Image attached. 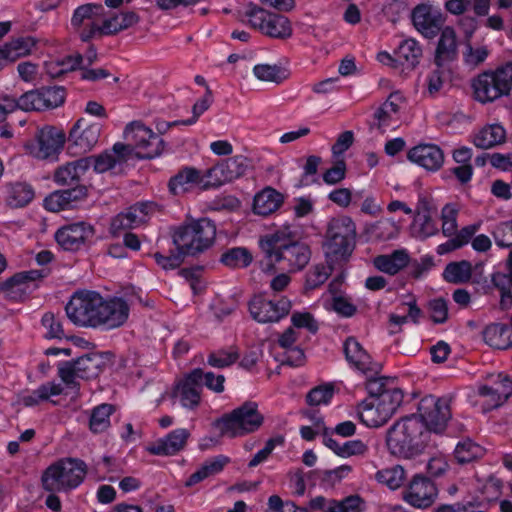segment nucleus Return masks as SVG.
Listing matches in <instances>:
<instances>
[{
	"instance_id": "17",
	"label": "nucleus",
	"mask_w": 512,
	"mask_h": 512,
	"mask_svg": "<svg viewBox=\"0 0 512 512\" xmlns=\"http://www.w3.org/2000/svg\"><path fill=\"white\" fill-rule=\"evenodd\" d=\"M48 274L49 269L47 268L16 273L0 283V291L5 293L6 297L10 299L22 300L29 292L36 288L35 281L46 277Z\"/></svg>"
},
{
	"instance_id": "55",
	"label": "nucleus",
	"mask_w": 512,
	"mask_h": 512,
	"mask_svg": "<svg viewBox=\"0 0 512 512\" xmlns=\"http://www.w3.org/2000/svg\"><path fill=\"white\" fill-rule=\"evenodd\" d=\"M367 377L366 389L370 395L369 399L381 396L390 388H395L394 381L386 377H374L376 374H365Z\"/></svg>"
},
{
	"instance_id": "41",
	"label": "nucleus",
	"mask_w": 512,
	"mask_h": 512,
	"mask_svg": "<svg viewBox=\"0 0 512 512\" xmlns=\"http://www.w3.org/2000/svg\"><path fill=\"white\" fill-rule=\"evenodd\" d=\"M472 277V265L467 260L450 262L443 271V278L452 284H463Z\"/></svg>"
},
{
	"instance_id": "19",
	"label": "nucleus",
	"mask_w": 512,
	"mask_h": 512,
	"mask_svg": "<svg viewBox=\"0 0 512 512\" xmlns=\"http://www.w3.org/2000/svg\"><path fill=\"white\" fill-rule=\"evenodd\" d=\"M437 496L435 484L428 478L416 475L403 491V499L412 507L425 509L430 507Z\"/></svg>"
},
{
	"instance_id": "54",
	"label": "nucleus",
	"mask_w": 512,
	"mask_h": 512,
	"mask_svg": "<svg viewBox=\"0 0 512 512\" xmlns=\"http://www.w3.org/2000/svg\"><path fill=\"white\" fill-rule=\"evenodd\" d=\"M413 231L417 237L425 239L436 235L438 232V226L432 219L431 215L426 216L420 214V216H415L414 218Z\"/></svg>"
},
{
	"instance_id": "58",
	"label": "nucleus",
	"mask_w": 512,
	"mask_h": 512,
	"mask_svg": "<svg viewBox=\"0 0 512 512\" xmlns=\"http://www.w3.org/2000/svg\"><path fill=\"white\" fill-rule=\"evenodd\" d=\"M458 210L452 204H446L441 212L442 232L445 236H452L457 231Z\"/></svg>"
},
{
	"instance_id": "49",
	"label": "nucleus",
	"mask_w": 512,
	"mask_h": 512,
	"mask_svg": "<svg viewBox=\"0 0 512 512\" xmlns=\"http://www.w3.org/2000/svg\"><path fill=\"white\" fill-rule=\"evenodd\" d=\"M39 90L43 110L59 107L65 101V89L63 87H42Z\"/></svg>"
},
{
	"instance_id": "13",
	"label": "nucleus",
	"mask_w": 512,
	"mask_h": 512,
	"mask_svg": "<svg viewBox=\"0 0 512 512\" xmlns=\"http://www.w3.org/2000/svg\"><path fill=\"white\" fill-rule=\"evenodd\" d=\"M251 167L250 160L243 155H235L218 162L205 173L203 189L220 187L243 177Z\"/></svg>"
},
{
	"instance_id": "7",
	"label": "nucleus",
	"mask_w": 512,
	"mask_h": 512,
	"mask_svg": "<svg viewBox=\"0 0 512 512\" xmlns=\"http://www.w3.org/2000/svg\"><path fill=\"white\" fill-rule=\"evenodd\" d=\"M103 297L94 291L76 292L65 306L69 320L81 327H101Z\"/></svg>"
},
{
	"instance_id": "3",
	"label": "nucleus",
	"mask_w": 512,
	"mask_h": 512,
	"mask_svg": "<svg viewBox=\"0 0 512 512\" xmlns=\"http://www.w3.org/2000/svg\"><path fill=\"white\" fill-rule=\"evenodd\" d=\"M356 245V225L348 216L333 218L325 234L323 250L330 266L340 265L351 256Z\"/></svg>"
},
{
	"instance_id": "1",
	"label": "nucleus",
	"mask_w": 512,
	"mask_h": 512,
	"mask_svg": "<svg viewBox=\"0 0 512 512\" xmlns=\"http://www.w3.org/2000/svg\"><path fill=\"white\" fill-rule=\"evenodd\" d=\"M263 258L260 260L262 271L268 273L275 269L294 272L303 269L309 262L311 251L302 242L295 241L289 233L277 231L260 240Z\"/></svg>"
},
{
	"instance_id": "34",
	"label": "nucleus",
	"mask_w": 512,
	"mask_h": 512,
	"mask_svg": "<svg viewBox=\"0 0 512 512\" xmlns=\"http://www.w3.org/2000/svg\"><path fill=\"white\" fill-rule=\"evenodd\" d=\"M485 342L496 349H508L512 347V324L507 326L502 323L488 325L483 331Z\"/></svg>"
},
{
	"instance_id": "46",
	"label": "nucleus",
	"mask_w": 512,
	"mask_h": 512,
	"mask_svg": "<svg viewBox=\"0 0 512 512\" xmlns=\"http://www.w3.org/2000/svg\"><path fill=\"white\" fill-rule=\"evenodd\" d=\"M376 480L394 490L399 488L405 480V470L400 465L379 470L375 474Z\"/></svg>"
},
{
	"instance_id": "9",
	"label": "nucleus",
	"mask_w": 512,
	"mask_h": 512,
	"mask_svg": "<svg viewBox=\"0 0 512 512\" xmlns=\"http://www.w3.org/2000/svg\"><path fill=\"white\" fill-rule=\"evenodd\" d=\"M245 16L248 18L250 26L265 36L280 40H286L292 36L291 22L284 15L252 6L245 12Z\"/></svg>"
},
{
	"instance_id": "18",
	"label": "nucleus",
	"mask_w": 512,
	"mask_h": 512,
	"mask_svg": "<svg viewBox=\"0 0 512 512\" xmlns=\"http://www.w3.org/2000/svg\"><path fill=\"white\" fill-rule=\"evenodd\" d=\"M94 234L95 230L92 225L86 222H76L59 228L55 233V240L64 250L77 251L91 241Z\"/></svg>"
},
{
	"instance_id": "10",
	"label": "nucleus",
	"mask_w": 512,
	"mask_h": 512,
	"mask_svg": "<svg viewBox=\"0 0 512 512\" xmlns=\"http://www.w3.org/2000/svg\"><path fill=\"white\" fill-rule=\"evenodd\" d=\"M124 138L133 144L140 159H152L162 154L165 142L141 121L129 123L124 130Z\"/></svg>"
},
{
	"instance_id": "62",
	"label": "nucleus",
	"mask_w": 512,
	"mask_h": 512,
	"mask_svg": "<svg viewBox=\"0 0 512 512\" xmlns=\"http://www.w3.org/2000/svg\"><path fill=\"white\" fill-rule=\"evenodd\" d=\"M154 259L156 263L161 266L163 269H175L179 267L185 256H188L182 249H177L176 253H172L169 256H164L159 252H156L154 255Z\"/></svg>"
},
{
	"instance_id": "12",
	"label": "nucleus",
	"mask_w": 512,
	"mask_h": 512,
	"mask_svg": "<svg viewBox=\"0 0 512 512\" xmlns=\"http://www.w3.org/2000/svg\"><path fill=\"white\" fill-rule=\"evenodd\" d=\"M105 9L101 4L88 3L77 7L71 18V26L83 42L102 36V20Z\"/></svg>"
},
{
	"instance_id": "15",
	"label": "nucleus",
	"mask_w": 512,
	"mask_h": 512,
	"mask_svg": "<svg viewBox=\"0 0 512 512\" xmlns=\"http://www.w3.org/2000/svg\"><path fill=\"white\" fill-rule=\"evenodd\" d=\"M291 307V301L286 297L273 301L257 295L249 302L251 316L260 323L278 322L289 314Z\"/></svg>"
},
{
	"instance_id": "30",
	"label": "nucleus",
	"mask_w": 512,
	"mask_h": 512,
	"mask_svg": "<svg viewBox=\"0 0 512 512\" xmlns=\"http://www.w3.org/2000/svg\"><path fill=\"white\" fill-rule=\"evenodd\" d=\"M410 262V256L405 249L393 251L391 254L378 255L373 259L374 267L386 274L396 275Z\"/></svg>"
},
{
	"instance_id": "16",
	"label": "nucleus",
	"mask_w": 512,
	"mask_h": 512,
	"mask_svg": "<svg viewBox=\"0 0 512 512\" xmlns=\"http://www.w3.org/2000/svg\"><path fill=\"white\" fill-rule=\"evenodd\" d=\"M101 127L98 123H90L80 118L69 133L68 150L71 155H81L89 152L98 142Z\"/></svg>"
},
{
	"instance_id": "36",
	"label": "nucleus",
	"mask_w": 512,
	"mask_h": 512,
	"mask_svg": "<svg viewBox=\"0 0 512 512\" xmlns=\"http://www.w3.org/2000/svg\"><path fill=\"white\" fill-rule=\"evenodd\" d=\"M205 178V175L202 176L196 168L185 167L170 179L168 185L170 191L177 195L185 192L189 184H202L203 186L206 182Z\"/></svg>"
},
{
	"instance_id": "6",
	"label": "nucleus",
	"mask_w": 512,
	"mask_h": 512,
	"mask_svg": "<svg viewBox=\"0 0 512 512\" xmlns=\"http://www.w3.org/2000/svg\"><path fill=\"white\" fill-rule=\"evenodd\" d=\"M86 474L82 460L67 458L57 461L42 474V486L46 491L59 492L77 487Z\"/></svg>"
},
{
	"instance_id": "33",
	"label": "nucleus",
	"mask_w": 512,
	"mask_h": 512,
	"mask_svg": "<svg viewBox=\"0 0 512 512\" xmlns=\"http://www.w3.org/2000/svg\"><path fill=\"white\" fill-rule=\"evenodd\" d=\"M323 435L324 444L340 457L364 456L369 450L367 443L362 440H350L342 444L339 443L329 436L327 428H324Z\"/></svg>"
},
{
	"instance_id": "4",
	"label": "nucleus",
	"mask_w": 512,
	"mask_h": 512,
	"mask_svg": "<svg viewBox=\"0 0 512 512\" xmlns=\"http://www.w3.org/2000/svg\"><path fill=\"white\" fill-rule=\"evenodd\" d=\"M263 422L264 417L258 411L257 403L247 401L217 419L213 425L219 429L221 436L235 438L257 431Z\"/></svg>"
},
{
	"instance_id": "22",
	"label": "nucleus",
	"mask_w": 512,
	"mask_h": 512,
	"mask_svg": "<svg viewBox=\"0 0 512 512\" xmlns=\"http://www.w3.org/2000/svg\"><path fill=\"white\" fill-rule=\"evenodd\" d=\"M343 351L346 360L363 374H379L381 371V364L373 362L370 355L354 337H348L345 340Z\"/></svg>"
},
{
	"instance_id": "52",
	"label": "nucleus",
	"mask_w": 512,
	"mask_h": 512,
	"mask_svg": "<svg viewBox=\"0 0 512 512\" xmlns=\"http://www.w3.org/2000/svg\"><path fill=\"white\" fill-rule=\"evenodd\" d=\"M481 453L482 448L470 439L459 442L454 450V456L461 464L473 461Z\"/></svg>"
},
{
	"instance_id": "63",
	"label": "nucleus",
	"mask_w": 512,
	"mask_h": 512,
	"mask_svg": "<svg viewBox=\"0 0 512 512\" xmlns=\"http://www.w3.org/2000/svg\"><path fill=\"white\" fill-rule=\"evenodd\" d=\"M488 56L486 47L473 48L469 43L466 45V51L463 53L464 62L470 68H475L483 63Z\"/></svg>"
},
{
	"instance_id": "31",
	"label": "nucleus",
	"mask_w": 512,
	"mask_h": 512,
	"mask_svg": "<svg viewBox=\"0 0 512 512\" xmlns=\"http://www.w3.org/2000/svg\"><path fill=\"white\" fill-rule=\"evenodd\" d=\"M284 202V196L272 187H266L254 196L253 211L262 216H267L280 208Z\"/></svg>"
},
{
	"instance_id": "44",
	"label": "nucleus",
	"mask_w": 512,
	"mask_h": 512,
	"mask_svg": "<svg viewBox=\"0 0 512 512\" xmlns=\"http://www.w3.org/2000/svg\"><path fill=\"white\" fill-rule=\"evenodd\" d=\"M114 412L111 404H101L92 410L89 427L93 433L104 432L110 426V416Z\"/></svg>"
},
{
	"instance_id": "48",
	"label": "nucleus",
	"mask_w": 512,
	"mask_h": 512,
	"mask_svg": "<svg viewBox=\"0 0 512 512\" xmlns=\"http://www.w3.org/2000/svg\"><path fill=\"white\" fill-rule=\"evenodd\" d=\"M363 500L359 495H350L341 501L329 500L324 512H361Z\"/></svg>"
},
{
	"instance_id": "29",
	"label": "nucleus",
	"mask_w": 512,
	"mask_h": 512,
	"mask_svg": "<svg viewBox=\"0 0 512 512\" xmlns=\"http://www.w3.org/2000/svg\"><path fill=\"white\" fill-rule=\"evenodd\" d=\"M457 39L456 33L451 27H445L442 32L435 51L434 62L436 66L444 65L454 61L457 58Z\"/></svg>"
},
{
	"instance_id": "42",
	"label": "nucleus",
	"mask_w": 512,
	"mask_h": 512,
	"mask_svg": "<svg viewBox=\"0 0 512 512\" xmlns=\"http://www.w3.org/2000/svg\"><path fill=\"white\" fill-rule=\"evenodd\" d=\"M253 73L255 77L261 81L282 83L288 79L290 72L288 69L279 65L258 64L254 66Z\"/></svg>"
},
{
	"instance_id": "39",
	"label": "nucleus",
	"mask_w": 512,
	"mask_h": 512,
	"mask_svg": "<svg viewBox=\"0 0 512 512\" xmlns=\"http://www.w3.org/2000/svg\"><path fill=\"white\" fill-rule=\"evenodd\" d=\"M139 22V16L134 12H125L102 20V36L114 35L126 30Z\"/></svg>"
},
{
	"instance_id": "43",
	"label": "nucleus",
	"mask_w": 512,
	"mask_h": 512,
	"mask_svg": "<svg viewBox=\"0 0 512 512\" xmlns=\"http://www.w3.org/2000/svg\"><path fill=\"white\" fill-rule=\"evenodd\" d=\"M35 46V42L30 37H20L12 39L5 43L2 47L4 53H6V59L10 63L15 62L21 57H25L31 53L32 48Z\"/></svg>"
},
{
	"instance_id": "45",
	"label": "nucleus",
	"mask_w": 512,
	"mask_h": 512,
	"mask_svg": "<svg viewBox=\"0 0 512 512\" xmlns=\"http://www.w3.org/2000/svg\"><path fill=\"white\" fill-rule=\"evenodd\" d=\"M251 253L243 247L231 248L221 256V262L230 268H245L252 262Z\"/></svg>"
},
{
	"instance_id": "53",
	"label": "nucleus",
	"mask_w": 512,
	"mask_h": 512,
	"mask_svg": "<svg viewBox=\"0 0 512 512\" xmlns=\"http://www.w3.org/2000/svg\"><path fill=\"white\" fill-rule=\"evenodd\" d=\"M334 392V385L332 383H325L311 389L306 396V401L311 406L328 404L332 399Z\"/></svg>"
},
{
	"instance_id": "64",
	"label": "nucleus",
	"mask_w": 512,
	"mask_h": 512,
	"mask_svg": "<svg viewBox=\"0 0 512 512\" xmlns=\"http://www.w3.org/2000/svg\"><path fill=\"white\" fill-rule=\"evenodd\" d=\"M428 310L435 323H444L448 319V304L444 298L430 300Z\"/></svg>"
},
{
	"instance_id": "8",
	"label": "nucleus",
	"mask_w": 512,
	"mask_h": 512,
	"mask_svg": "<svg viewBox=\"0 0 512 512\" xmlns=\"http://www.w3.org/2000/svg\"><path fill=\"white\" fill-rule=\"evenodd\" d=\"M472 87L474 97L480 103L493 102L509 94L512 88V63L479 74L473 80Z\"/></svg>"
},
{
	"instance_id": "28",
	"label": "nucleus",
	"mask_w": 512,
	"mask_h": 512,
	"mask_svg": "<svg viewBox=\"0 0 512 512\" xmlns=\"http://www.w3.org/2000/svg\"><path fill=\"white\" fill-rule=\"evenodd\" d=\"M87 171V162L82 157L59 166L54 171L53 180L60 186L81 185L82 176Z\"/></svg>"
},
{
	"instance_id": "56",
	"label": "nucleus",
	"mask_w": 512,
	"mask_h": 512,
	"mask_svg": "<svg viewBox=\"0 0 512 512\" xmlns=\"http://www.w3.org/2000/svg\"><path fill=\"white\" fill-rule=\"evenodd\" d=\"M371 238L385 241L393 238L396 234L395 225L388 220H379L367 228Z\"/></svg>"
},
{
	"instance_id": "26",
	"label": "nucleus",
	"mask_w": 512,
	"mask_h": 512,
	"mask_svg": "<svg viewBox=\"0 0 512 512\" xmlns=\"http://www.w3.org/2000/svg\"><path fill=\"white\" fill-rule=\"evenodd\" d=\"M399 98L397 93H391L387 100L374 112L371 129H377L381 133L386 132L390 127H396L398 122L399 105L395 99Z\"/></svg>"
},
{
	"instance_id": "38",
	"label": "nucleus",
	"mask_w": 512,
	"mask_h": 512,
	"mask_svg": "<svg viewBox=\"0 0 512 512\" xmlns=\"http://www.w3.org/2000/svg\"><path fill=\"white\" fill-rule=\"evenodd\" d=\"M506 139L505 129L498 124H492L482 128L475 134L473 143L481 149H489L502 144Z\"/></svg>"
},
{
	"instance_id": "51",
	"label": "nucleus",
	"mask_w": 512,
	"mask_h": 512,
	"mask_svg": "<svg viewBox=\"0 0 512 512\" xmlns=\"http://www.w3.org/2000/svg\"><path fill=\"white\" fill-rule=\"evenodd\" d=\"M238 358V350L234 347H230L229 350L220 349L211 352L208 356L207 362L212 367L225 368L234 364Z\"/></svg>"
},
{
	"instance_id": "50",
	"label": "nucleus",
	"mask_w": 512,
	"mask_h": 512,
	"mask_svg": "<svg viewBox=\"0 0 512 512\" xmlns=\"http://www.w3.org/2000/svg\"><path fill=\"white\" fill-rule=\"evenodd\" d=\"M87 162V169L93 167L96 173H104L115 167L117 159L110 151H104L99 155L83 157Z\"/></svg>"
},
{
	"instance_id": "14",
	"label": "nucleus",
	"mask_w": 512,
	"mask_h": 512,
	"mask_svg": "<svg viewBox=\"0 0 512 512\" xmlns=\"http://www.w3.org/2000/svg\"><path fill=\"white\" fill-rule=\"evenodd\" d=\"M106 364L100 353H89L75 361H66L59 365L58 375L67 385H73L75 378L91 379L97 377Z\"/></svg>"
},
{
	"instance_id": "27",
	"label": "nucleus",
	"mask_w": 512,
	"mask_h": 512,
	"mask_svg": "<svg viewBox=\"0 0 512 512\" xmlns=\"http://www.w3.org/2000/svg\"><path fill=\"white\" fill-rule=\"evenodd\" d=\"M189 436L187 429H176L166 437L153 442L147 450L153 455H174L185 447Z\"/></svg>"
},
{
	"instance_id": "24",
	"label": "nucleus",
	"mask_w": 512,
	"mask_h": 512,
	"mask_svg": "<svg viewBox=\"0 0 512 512\" xmlns=\"http://www.w3.org/2000/svg\"><path fill=\"white\" fill-rule=\"evenodd\" d=\"M407 157L428 171H437L444 163L443 151L434 144L417 145L409 150Z\"/></svg>"
},
{
	"instance_id": "23",
	"label": "nucleus",
	"mask_w": 512,
	"mask_h": 512,
	"mask_svg": "<svg viewBox=\"0 0 512 512\" xmlns=\"http://www.w3.org/2000/svg\"><path fill=\"white\" fill-rule=\"evenodd\" d=\"M65 136L62 132L52 127L41 129L36 138V145L31 153L39 159L55 157L63 147Z\"/></svg>"
},
{
	"instance_id": "32",
	"label": "nucleus",
	"mask_w": 512,
	"mask_h": 512,
	"mask_svg": "<svg viewBox=\"0 0 512 512\" xmlns=\"http://www.w3.org/2000/svg\"><path fill=\"white\" fill-rule=\"evenodd\" d=\"M415 28L427 38H432L441 29V19L433 16L425 5L417 6L412 15Z\"/></svg>"
},
{
	"instance_id": "5",
	"label": "nucleus",
	"mask_w": 512,
	"mask_h": 512,
	"mask_svg": "<svg viewBox=\"0 0 512 512\" xmlns=\"http://www.w3.org/2000/svg\"><path fill=\"white\" fill-rule=\"evenodd\" d=\"M215 236L214 222L202 218L180 227L173 235V242L177 249H182L186 254L194 256L210 248Z\"/></svg>"
},
{
	"instance_id": "20",
	"label": "nucleus",
	"mask_w": 512,
	"mask_h": 512,
	"mask_svg": "<svg viewBox=\"0 0 512 512\" xmlns=\"http://www.w3.org/2000/svg\"><path fill=\"white\" fill-rule=\"evenodd\" d=\"M202 383L203 371L194 369L176 385L172 396L179 399L183 407L194 409L201 400Z\"/></svg>"
},
{
	"instance_id": "57",
	"label": "nucleus",
	"mask_w": 512,
	"mask_h": 512,
	"mask_svg": "<svg viewBox=\"0 0 512 512\" xmlns=\"http://www.w3.org/2000/svg\"><path fill=\"white\" fill-rule=\"evenodd\" d=\"M492 236L498 247H512V220L498 223L492 230Z\"/></svg>"
},
{
	"instance_id": "37",
	"label": "nucleus",
	"mask_w": 512,
	"mask_h": 512,
	"mask_svg": "<svg viewBox=\"0 0 512 512\" xmlns=\"http://www.w3.org/2000/svg\"><path fill=\"white\" fill-rule=\"evenodd\" d=\"M422 56V49L414 39H406L401 42L395 51V61L406 69H414Z\"/></svg>"
},
{
	"instance_id": "25",
	"label": "nucleus",
	"mask_w": 512,
	"mask_h": 512,
	"mask_svg": "<svg viewBox=\"0 0 512 512\" xmlns=\"http://www.w3.org/2000/svg\"><path fill=\"white\" fill-rule=\"evenodd\" d=\"M101 327L115 329L122 326L128 319L129 306L122 298H103Z\"/></svg>"
},
{
	"instance_id": "47",
	"label": "nucleus",
	"mask_w": 512,
	"mask_h": 512,
	"mask_svg": "<svg viewBox=\"0 0 512 512\" xmlns=\"http://www.w3.org/2000/svg\"><path fill=\"white\" fill-rule=\"evenodd\" d=\"M374 399L378 402V405L382 409H385L387 414L392 417L403 402V392L397 387L390 388L382 393L381 396L375 397Z\"/></svg>"
},
{
	"instance_id": "40",
	"label": "nucleus",
	"mask_w": 512,
	"mask_h": 512,
	"mask_svg": "<svg viewBox=\"0 0 512 512\" xmlns=\"http://www.w3.org/2000/svg\"><path fill=\"white\" fill-rule=\"evenodd\" d=\"M6 202L10 207L19 208L27 205L34 198L33 188L22 182L9 183L7 186Z\"/></svg>"
},
{
	"instance_id": "60",
	"label": "nucleus",
	"mask_w": 512,
	"mask_h": 512,
	"mask_svg": "<svg viewBox=\"0 0 512 512\" xmlns=\"http://www.w3.org/2000/svg\"><path fill=\"white\" fill-rule=\"evenodd\" d=\"M20 110L23 111H42L43 105L41 102L40 90H30L23 93L19 97Z\"/></svg>"
},
{
	"instance_id": "61",
	"label": "nucleus",
	"mask_w": 512,
	"mask_h": 512,
	"mask_svg": "<svg viewBox=\"0 0 512 512\" xmlns=\"http://www.w3.org/2000/svg\"><path fill=\"white\" fill-rule=\"evenodd\" d=\"M268 509L266 512H307L305 508L298 507L292 501H283L280 496L272 495L268 498Z\"/></svg>"
},
{
	"instance_id": "2",
	"label": "nucleus",
	"mask_w": 512,
	"mask_h": 512,
	"mask_svg": "<svg viewBox=\"0 0 512 512\" xmlns=\"http://www.w3.org/2000/svg\"><path fill=\"white\" fill-rule=\"evenodd\" d=\"M389 452L399 458L413 459L438 446L436 439L416 416H407L389 428L386 436Z\"/></svg>"
},
{
	"instance_id": "59",
	"label": "nucleus",
	"mask_w": 512,
	"mask_h": 512,
	"mask_svg": "<svg viewBox=\"0 0 512 512\" xmlns=\"http://www.w3.org/2000/svg\"><path fill=\"white\" fill-rule=\"evenodd\" d=\"M328 267L322 265H316L311 269L306 276V287L309 289H315L318 286L322 285L330 275L334 266Z\"/></svg>"
},
{
	"instance_id": "11",
	"label": "nucleus",
	"mask_w": 512,
	"mask_h": 512,
	"mask_svg": "<svg viewBox=\"0 0 512 512\" xmlns=\"http://www.w3.org/2000/svg\"><path fill=\"white\" fill-rule=\"evenodd\" d=\"M418 414L417 417L431 431L432 438L438 442L451 418L449 400L432 395L426 396L419 402Z\"/></svg>"
},
{
	"instance_id": "35",
	"label": "nucleus",
	"mask_w": 512,
	"mask_h": 512,
	"mask_svg": "<svg viewBox=\"0 0 512 512\" xmlns=\"http://www.w3.org/2000/svg\"><path fill=\"white\" fill-rule=\"evenodd\" d=\"M358 413L361 421L369 427L382 426L391 418L374 398L364 400L359 405Z\"/></svg>"
},
{
	"instance_id": "21",
	"label": "nucleus",
	"mask_w": 512,
	"mask_h": 512,
	"mask_svg": "<svg viewBox=\"0 0 512 512\" xmlns=\"http://www.w3.org/2000/svg\"><path fill=\"white\" fill-rule=\"evenodd\" d=\"M153 209L152 203H136L126 211L116 215L110 224V233L118 237L123 231L136 228L147 222L148 215Z\"/></svg>"
}]
</instances>
